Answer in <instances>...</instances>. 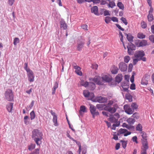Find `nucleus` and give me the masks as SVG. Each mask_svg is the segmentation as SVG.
<instances>
[{"label":"nucleus","mask_w":154,"mask_h":154,"mask_svg":"<svg viewBox=\"0 0 154 154\" xmlns=\"http://www.w3.org/2000/svg\"><path fill=\"white\" fill-rule=\"evenodd\" d=\"M118 69L116 67H114L111 70L112 73L114 74H117L118 72Z\"/></svg>","instance_id":"f704fd0d"},{"label":"nucleus","mask_w":154,"mask_h":154,"mask_svg":"<svg viewBox=\"0 0 154 154\" xmlns=\"http://www.w3.org/2000/svg\"><path fill=\"white\" fill-rule=\"evenodd\" d=\"M125 98L126 99L128 100L130 102L132 101V97L129 94H127L125 96Z\"/></svg>","instance_id":"c9c22d12"},{"label":"nucleus","mask_w":154,"mask_h":154,"mask_svg":"<svg viewBox=\"0 0 154 154\" xmlns=\"http://www.w3.org/2000/svg\"><path fill=\"white\" fill-rule=\"evenodd\" d=\"M81 27L82 29H83L85 30H88V26L86 24L83 25L81 26Z\"/></svg>","instance_id":"338daca9"},{"label":"nucleus","mask_w":154,"mask_h":154,"mask_svg":"<svg viewBox=\"0 0 154 154\" xmlns=\"http://www.w3.org/2000/svg\"><path fill=\"white\" fill-rule=\"evenodd\" d=\"M124 61L125 63H128L130 60V58L129 56H125L124 58Z\"/></svg>","instance_id":"79ce46f5"},{"label":"nucleus","mask_w":154,"mask_h":154,"mask_svg":"<svg viewBox=\"0 0 154 154\" xmlns=\"http://www.w3.org/2000/svg\"><path fill=\"white\" fill-rule=\"evenodd\" d=\"M20 40L18 38H15L14 40L13 44L14 45H16L17 43L19 42Z\"/></svg>","instance_id":"c03bdc74"},{"label":"nucleus","mask_w":154,"mask_h":154,"mask_svg":"<svg viewBox=\"0 0 154 154\" xmlns=\"http://www.w3.org/2000/svg\"><path fill=\"white\" fill-rule=\"evenodd\" d=\"M42 135V133L38 129H34L32 131V138L37 145L40 146L41 144Z\"/></svg>","instance_id":"f257e3e1"},{"label":"nucleus","mask_w":154,"mask_h":154,"mask_svg":"<svg viewBox=\"0 0 154 154\" xmlns=\"http://www.w3.org/2000/svg\"><path fill=\"white\" fill-rule=\"evenodd\" d=\"M137 36L138 38L140 39L144 38L145 37V35H144L141 32L138 33Z\"/></svg>","instance_id":"4c0bfd02"},{"label":"nucleus","mask_w":154,"mask_h":154,"mask_svg":"<svg viewBox=\"0 0 154 154\" xmlns=\"http://www.w3.org/2000/svg\"><path fill=\"white\" fill-rule=\"evenodd\" d=\"M30 119L31 120H32L35 119V115L34 111H32L30 113Z\"/></svg>","instance_id":"a19ab883"},{"label":"nucleus","mask_w":154,"mask_h":154,"mask_svg":"<svg viewBox=\"0 0 154 154\" xmlns=\"http://www.w3.org/2000/svg\"><path fill=\"white\" fill-rule=\"evenodd\" d=\"M119 69L122 71L125 72L127 70V65L123 62H121L119 64Z\"/></svg>","instance_id":"0eeeda50"},{"label":"nucleus","mask_w":154,"mask_h":154,"mask_svg":"<svg viewBox=\"0 0 154 154\" xmlns=\"http://www.w3.org/2000/svg\"><path fill=\"white\" fill-rule=\"evenodd\" d=\"M111 20V19L110 17H105V21L106 23H109Z\"/></svg>","instance_id":"3c124183"},{"label":"nucleus","mask_w":154,"mask_h":154,"mask_svg":"<svg viewBox=\"0 0 154 154\" xmlns=\"http://www.w3.org/2000/svg\"><path fill=\"white\" fill-rule=\"evenodd\" d=\"M93 81L98 85H102L103 84L102 80L99 76H96L93 79Z\"/></svg>","instance_id":"f8f14e48"},{"label":"nucleus","mask_w":154,"mask_h":154,"mask_svg":"<svg viewBox=\"0 0 154 154\" xmlns=\"http://www.w3.org/2000/svg\"><path fill=\"white\" fill-rule=\"evenodd\" d=\"M88 86H89L90 90H93L95 88V85L94 83L92 82H90L89 83V85Z\"/></svg>","instance_id":"cd10ccee"},{"label":"nucleus","mask_w":154,"mask_h":154,"mask_svg":"<svg viewBox=\"0 0 154 154\" xmlns=\"http://www.w3.org/2000/svg\"><path fill=\"white\" fill-rule=\"evenodd\" d=\"M39 149L38 148L36 149L30 154H39Z\"/></svg>","instance_id":"603ef678"},{"label":"nucleus","mask_w":154,"mask_h":154,"mask_svg":"<svg viewBox=\"0 0 154 154\" xmlns=\"http://www.w3.org/2000/svg\"><path fill=\"white\" fill-rule=\"evenodd\" d=\"M66 135L70 139L72 140L74 142H76V140H74L73 138L71 137L69 134V131H67L66 132Z\"/></svg>","instance_id":"09e8293b"},{"label":"nucleus","mask_w":154,"mask_h":154,"mask_svg":"<svg viewBox=\"0 0 154 154\" xmlns=\"http://www.w3.org/2000/svg\"><path fill=\"white\" fill-rule=\"evenodd\" d=\"M13 103H8L6 106L7 109L9 112H11L13 106Z\"/></svg>","instance_id":"5701e85b"},{"label":"nucleus","mask_w":154,"mask_h":154,"mask_svg":"<svg viewBox=\"0 0 154 154\" xmlns=\"http://www.w3.org/2000/svg\"><path fill=\"white\" fill-rule=\"evenodd\" d=\"M147 17L148 20L149 22L152 21L154 19L152 14H148Z\"/></svg>","instance_id":"72a5a7b5"},{"label":"nucleus","mask_w":154,"mask_h":154,"mask_svg":"<svg viewBox=\"0 0 154 154\" xmlns=\"http://www.w3.org/2000/svg\"><path fill=\"white\" fill-rule=\"evenodd\" d=\"M80 85L83 86L86 88L88 86L89 82L87 81H85L83 80H81L80 82Z\"/></svg>","instance_id":"a878e982"},{"label":"nucleus","mask_w":154,"mask_h":154,"mask_svg":"<svg viewBox=\"0 0 154 154\" xmlns=\"http://www.w3.org/2000/svg\"><path fill=\"white\" fill-rule=\"evenodd\" d=\"M125 35H126L127 38L129 42H132L133 41L134 37L132 36L131 33H128V34L125 33Z\"/></svg>","instance_id":"aec40b11"},{"label":"nucleus","mask_w":154,"mask_h":154,"mask_svg":"<svg viewBox=\"0 0 154 154\" xmlns=\"http://www.w3.org/2000/svg\"><path fill=\"white\" fill-rule=\"evenodd\" d=\"M121 20L125 25H127L128 23L126 18L122 17L121 18Z\"/></svg>","instance_id":"de8ad7c7"},{"label":"nucleus","mask_w":154,"mask_h":154,"mask_svg":"<svg viewBox=\"0 0 154 154\" xmlns=\"http://www.w3.org/2000/svg\"><path fill=\"white\" fill-rule=\"evenodd\" d=\"M58 87V84L57 83H56L53 87L52 89V94H54L56 90Z\"/></svg>","instance_id":"473e14b6"},{"label":"nucleus","mask_w":154,"mask_h":154,"mask_svg":"<svg viewBox=\"0 0 154 154\" xmlns=\"http://www.w3.org/2000/svg\"><path fill=\"white\" fill-rule=\"evenodd\" d=\"M34 101L33 100L32 101L30 104L29 105L27 106L26 107V109L27 110H30L33 107L34 105Z\"/></svg>","instance_id":"7c9ffc66"},{"label":"nucleus","mask_w":154,"mask_h":154,"mask_svg":"<svg viewBox=\"0 0 154 154\" xmlns=\"http://www.w3.org/2000/svg\"><path fill=\"white\" fill-rule=\"evenodd\" d=\"M135 45L138 47L145 46L147 45V42L145 40H143L140 41H137L135 42Z\"/></svg>","instance_id":"9d476101"},{"label":"nucleus","mask_w":154,"mask_h":154,"mask_svg":"<svg viewBox=\"0 0 154 154\" xmlns=\"http://www.w3.org/2000/svg\"><path fill=\"white\" fill-rule=\"evenodd\" d=\"M27 72L29 81L30 82H33L35 76L32 71L31 70Z\"/></svg>","instance_id":"39448f33"},{"label":"nucleus","mask_w":154,"mask_h":154,"mask_svg":"<svg viewBox=\"0 0 154 154\" xmlns=\"http://www.w3.org/2000/svg\"><path fill=\"white\" fill-rule=\"evenodd\" d=\"M124 134V135L125 136H127L128 135H130L131 132L128 131L127 129L121 128L120 129L118 132V134L119 135L121 134Z\"/></svg>","instance_id":"423d86ee"},{"label":"nucleus","mask_w":154,"mask_h":154,"mask_svg":"<svg viewBox=\"0 0 154 154\" xmlns=\"http://www.w3.org/2000/svg\"><path fill=\"white\" fill-rule=\"evenodd\" d=\"M92 68L97 69L98 67V65L97 64H92Z\"/></svg>","instance_id":"0e129e2a"},{"label":"nucleus","mask_w":154,"mask_h":154,"mask_svg":"<svg viewBox=\"0 0 154 154\" xmlns=\"http://www.w3.org/2000/svg\"><path fill=\"white\" fill-rule=\"evenodd\" d=\"M109 121L112 123H117L118 120L113 116H111L109 118Z\"/></svg>","instance_id":"393cba45"},{"label":"nucleus","mask_w":154,"mask_h":154,"mask_svg":"<svg viewBox=\"0 0 154 154\" xmlns=\"http://www.w3.org/2000/svg\"><path fill=\"white\" fill-rule=\"evenodd\" d=\"M102 79L103 81L108 82H111L112 79L111 76L107 75H103L102 77Z\"/></svg>","instance_id":"ddd939ff"},{"label":"nucleus","mask_w":154,"mask_h":154,"mask_svg":"<svg viewBox=\"0 0 154 154\" xmlns=\"http://www.w3.org/2000/svg\"><path fill=\"white\" fill-rule=\"evenodd\" d=\"M25 66L24 67V69L27 72H29V71L31 70L29 68H27V64L26 63H25L24 64Z\"/></svg>","instance_id":"4d7b16f0"},{"label":"nucleus","mask_w":154,"mask_h":154,"mask_svg":"<svg viewBox=\"0 0 154 154\" xmlns=\"http://www.w3.org/2000/svg\"><path fill=\"white\" fill-rule=\"evenodd\" d=\"M140 59L139 58H136V59H134L133 60V64L134 65H135L136 64L138 61H140Z\"/></svg>","instance_id":"bf43d9fd"},{"label":"nucleus","mask_w":154,"mask_h":154,"mask_svg":"<svg viewBox=\"0 0 154 154\" xmlns=\"http://www.w3.org/2000/svg\"><path fill=\"white\" fill-rule=\"evenodd\" d=\"M120 125L119 122H117L116 124H113L111 128L113 130H115L116 129V127H118Z\"/></svg>","instance_id":"a18cd8bd"},{"label":"nucleus","mask_w":154,"mask_h":154,"mask_svg":"<svg viewBox=\"0 0 154 154\" xmlns=\"http://www.w3.org/2000/svg\"><path fill=\"white\" fill-rule=\"evenodd\" d=\"M35 144L32 143L28 146V149L29 150H31L34 149L35 148Z\"/></svg>","instance_id":"58836bf2"},{"label":"nucleus","mask_w":154,"mask_h":154,"mask_svg":"<svg viewBox=\"0 0 154 154\" xmlns=\"http://www.w3.org/2000/svg\"><path fill=\"white\" fill-rule=\"evenodd\" d=\"M127 48L128 49V53L129 55H131V54H132V53H133L132 50H135V49H131L130 48L128 47H127Z\"/></svg>","instance_id":"5fc2aeb1"},{"label":"nucleus","mask_w":154,"mask_h":154,"mask_svg":"<svg viewBox=\"0 0 154 154\" xmlns=\"http://www.w3.org/2000/svg\"><path fill=\"white\" fill-rule=\"evenodd\" d=\"M142 146L141 147V154H147L146 150L148 149V144L146 143L145 144H142Z\"/></svg>","instance_id":"6e6552de"},{"label":"nucleus","mask_w":154,"mask_h":154,"mask_svg":"<svg viewBox=\"0 0 154 154\" xmlns=\"http://www.w3.org/2000/svg\"><path fill=\"white\" fill-rule=\"evenodd\" d=\"M121 142H122V147L124 148H125L126 146L127 143L124 140H121Z\"/></svg>","instance_id":"8fccbe9b"},{"label":"nucleus","mask_w":154,"mask_h":154,"mask_svg":"<svg viewBox=\"0 0 154 154\" xmlns=\"http://www.w3.org/2000/svg\"><path fill=\"white\" fill-rule=\"evenodd\" d=\"M108 1L109 2V3L108 5V6L109 8H113L116 6L114 1V0H109Z\"/></svg>","instance_id":"4be33fe9"},{"label":"nucleus","mask_w":154,"mask_h":154,"mask_svg":"<svg viewBox=\"0 0 154 154\" xmlns=\"http://www.w3.org/2000/svg\"><path fill=\"white\" fill-rule=\"evenodd\" d=\"M111 20L114 22H118V18L116 17H111Z\"/></svg>","instance_id":"052dcab7"},{"label":"nucleus","mask_w":154,"mask_h":154,"mask_svg":"<svg viewBox=\"0 0 154 154\" xmlns=\"http://www.w3.org/2000/svg\"><path fill=\"white\" fill-rule=\"evenodd\" d=\"M148 77L146 76L144 77L142 79L141 84L143 85H147L148 84Z\"/></svg>","instance_id":"f3484780"},{"label":"nucleus","mask_w":154,"mask_h":154,"mask_svg":"<svg viewBox=\"0 0 154 154\" xmlns=\"http://www.w3.org/2000/svg\"><path fill=\"white\" fill-rule=\"evenodd\" d=\"M145 55V53L143 51H136L134 54L135 57L140 59Z\"/></svg>","instance_id":"9b49d317"},{"label":"nucleus","mask_w":154,"mask_h":154,"mask_svg":"<svg viewBox=\"0 0 154 154\" xmlns=\"http://www.w3.org/2000/svg\"><path fill=\"white\" fill-rule=\"evenodd\" d=\"M133 67V65L132 64L130 63L128 65V70L131 72L132 71Z\"/></svg>","instance_id":"69168bd1"},{"label":"nucleus","mask_w":154,"mask_h":154,"mask_svg":"<svg viewBox=\"0 0 154 154\" xmlns=\"http://www.w3.org/2000/svg\"><path fill=\"white\" fill-rule=\"evenodd\" d=\"M85 44L84 41H80L77 44V49L78 50L80 51L82 50Z\"/></svg>","instance_id":"a211bd4d"},{"label":"nucleus","mask_w":154,"mask_h":154,"mask_svg":"<svg viewBox=\"0 0 154 154\" xmlns=\"http://www.w3.org/2000/svg\"><path fill=\"white\" fill-rule=\"evenodd\" d=\"M124 109L125 112L128 114H131L134 112L133 110L132 109L131 106L128 104H126L124 106Z\"/></svg>","instance_id":"20e7f679"},{"label":"nucleus","mask_w":154,"mask_h":154,"mask_svg":"<svg viewBox=\"0 0 154 154\" xmlns=\"http://www.w3.org/2000/svg\"><path fill=\"white\" fill-rule=\"evenodd\" d=\"M130 88L131 90H135V85L134 83H133L131 85Z\"/></svg>","instance_id":"774afa93"},{"label":"nucleus","mask_w":154,"mask_h":154,"mask_svg":"<svg viewBox=\"0 0 154 154\" xmlns=\"http://www.w3.org/2000/svg\"><path fill=\"white\" fill-rule=\"evenodd\" d=\"M90 93L87 90H84L83 92V95L85 97H89Z\"/></svg>","instance_id":"2f4dec72"},{"label":"nucleus","mask_w":154,"mask_h":154,"mask_svg":"<svg viewBox=\"0 0 154 154\" xmlns=\"http://www.w3.org/2000/svg\"><path fill=\"white\" fill-rule=\"evenodd\" d=\"M131 117H133L134 119H138L139 118V116L138 115L137 113L135 112L133 114Z\"/></svg>","instance_id":"49530a36"},{"label":"nucleus","mask_w":154,"mask_h":154,"mask_svg":"<svg viewBox=\"0 0 154 154\" xmlns=\"http://www.w3.org/2000/svg\"><path fill=\"white\" fill-rule=\"evenodd\" d=\"M131 107L132 109L133 110L134 112L135 109H137L138 107L137 104L135 103H133L131 105Z\"/></svg>","instance_id":"c756f323"},{"label":"nucleus","mask_w":154,"mask_h":154,"mask_svg":"<svg viewBox=\"0 0 154 154\" xmlns=\"http://www.w3.org/2000/svg\"><path fill=\"white\" fill-rule=\"evenodd\" d=\"M108 99L106 97H99L97 98V101L100 103H104L106 102Z\"/></svg>","instance_id":"dca6fc26"},{"label":"nucleus","mask_w":154,"mask_h":154,"mask_svg":"<svg viewBox=\"0 0 154 154\" xmlns=\"http://www.w3.org/2000/svg\"><path fill=\"white\" fill-rule=\"evenodd\" d=\"M94 97V95L93 93H90L89 96L88 97L89 98L88 99V100H91Z\"/></svg>","instance_id":"6e6d98bb"},{"label":"nucleus","mask_w":154,"mask_h":154,"mask_svg":"<svg viewBox=\"0 0 154 154\" xmlns=\"http://www.w3.org/2000/svg\"><path fill=\"white\" fill-rule=\"evenodd\" d=\"M117 6L120 9L123 10L124 8V6L123 4L121 2H118L117 4Z\"/></svg>","instance_id":"ea45409f"},{"label":"nucleus","mask_w":154,"mask_h":154,"mask_svg":"<svg viewBox=\"0 0 154 154\" xmlns=\"http://www.w3.org/2000/svg\"><path fill=\"white\" fill-rule=\"evenodd\" d=\"M121 86L123 87H125L126 86L127 87L128 86V85L127 82H122L121 83Z\"/></svg>","instance_id":"680f3d73"},{"label":"nucleus","mask_w":154,"mask_h":154,"mask_svg":"<svg viewBox=\"0 0 154 154\" xmlns=\"http://www.w3.org/2000/svg\"><path fill=\"white\" fill-rule=\"evenodd\" d=\"M104 109L105 110L112 113L115 112L116 110V109L114 107L106 106L104 108Z\"/></svg>","instance_id":"2eb2a0df"},{"label":"nucleus","mask_w":154,"mask_h":154,"mask_svg":"<svg viewBox=\"0 0 154 154\" xmlns=\"http://www.w3.org/2000/svg\"><path fill=\"white\" fill-rule=\"evenodd\" d=\"M137 137L136 136H134L133 137L132 140L133 142H135L136 143H137L138 142L137 141Z\"/></svg>","instance_id":"13d9d810"},{"label":"nucleus","mask_w":154,"mask_h":154,"mask_svg":"<svg viewBox=\"0 0 154 154\" xmlns=\"http://www.w3.org/2000/svg\"><path fill=\"white\" fill-rule=\"evenodd\" d=\"M5 98L8 101H11L13 100L14 96L12 91L11 89H7L5 94Z\"/></svg>","instance_id":"f03ea898"},{"label":"nucleus","mask_w":154,"mask_h":154,"mask_svg":"<svg viewBox=\"0 0 154 154\" xmlns=\"http://www.w3.org/2000/svg\"><path fill=\"white\" fill-rule=\"evenodd\" d=\"M149 38L152 42L154 43V35H152L149 36Z\"/></svg>","instance_id":"e2e57ef3"},{"label":"nucleus","mask_w":154,"mask_h":154,"mask_svg":"<svg viewBox=\"0 0 154 154\" xmlns=\"http://www.w3.org/2000/svg\"><path fill=\"white\" fill-rule=\"evenodd\" d=\"M90 110L93 118H94L95 116L99 115V112L96 111V107L92 105H90Z\"/></svg>","instance_id":"7ed1b4c3"},{"label":"nucleus","mask_w":154,"mask_h":154,"mask_svg":"<svg viewBox=\"0 0 154 154\" xmlns=\"http://www.w3.org/2000/svg\"><path fill=\"white\" fill-rule=\"evenodd\" d=\"M122 79V76L121 74H118L115 78V80L116 82L119 83Z\"/></svg>","instance_id":"412c9836"},{"label":"nucleus","mask_w":154,"mask_h":154,"mask_svg":"<svg viewBox=\"0 0 154 154\" xmlns=\"http://www.w3.org/2000/svg\"><path fill=\"white\" fill-rule=\"evenodd\" d=\"M141 27L144 29L146 28V23L144 21H142L141 23Z\"/></svg>","instance_id":"864d4df0"},{"label":"nucleus","mask_w":154,"mask_h":154,"mask_svg":"<svg viewBox=\"0 0 154 154\" xmlns=\"http://www.w3.org/2000/svg\"><path fill=\"white\" fill-rule=\"evenodd\" d=\"M87 111L86 110V107L85 106L82 105L81 106L80 108L79 113L80 114H81V112H86Z\"/></svg>","instance_id":"c85d7f7f"},{"label":"nucleus","mask_w":154,"mask_h":154,"mask_svg":"<svg viewBox=\"0 0 154 154\" xmlns=\"http://www.w3.org/2000/svg\"><path fill=\"white\" fill-rule=\"evenodd\" d=\"M126 121L128 124L131 125L133 124L135 122V120L131 117V118H128L126 120Z\"/></svg>","instance_id":"bb28decb"},{"label":"nucleus","mask_w":154,"mask_h":154,"mask_svg":"<svg viewBox=\"0 0 154 154\" xmlns=\"http://www.w3.org/2000/svg\"><path fill=\"white\" fill-rule=\"evenodd\" d=\"M136 129L137 131H141L142 130V127L141 124H138L136 127Z\"/></svg>","instance_id":"37998d69"},{"label":"nucleus","mask_w":154,"mask_h":154,"mask_svg":"<svg viewBox=\"0 0 154 154\" xmlns=\"http://www.w3.org/2000/svg\"><path fill=\"white\" fill-rule=\"evenodd\" d=\"M57 117H54L53 118V121L54 123V125L55 126H57L58 125V124L57 122Z\"/></svg>","instance_id":"e433bc0d"},{"label":"nucleus","mask_w":154,"mask_h":154,"mask_svg":"<svg viewBox=\"0 0 154 154\" xmlns=\"http://www.w3.org/2000/svg\"><path fill=\"white\" fill-rule=\"evenodd\" d=\"M98 8L97 6H93L91 8V12L96 15H98Z\"/></svg>","instance_id":"6ab92c4d"},{"label":"nucleus","mask_w":154,"mask_h":154,"mask_svg":"<svg viewBox=\"0 0 154 154\" xmlns=\"http://www.w3.org/2000/svg\"><path fill=\"white\" fill-rule=\"evenodd\" d=\"M75 65L73 66L74 68L75 69V72L78 75L82 76V72L81 70V68L79 66H78L75 63Z\"/></svg>","instance_id":"4468645a"},{"label":"nucleus","mask_w":154,"mask_h":154,"mask_svg":"<svg viewBox=\"0 0 154 154\" xmlns=\"http://www.w3.org/2000/svg\"><path fill=\"white\" fill-rule=\"evenodd\" d=\"M141 134L142 137V139L141 140L142 143L145 144V143H146L147 144H148L147 141V136L146 133L144 131H142L141 132Z\"/></svg>","instance_id":"1a4fd4ad"},{"label":"nucleus","mask_w":154,"mask_h":154,"mask_svg":"<svg viewBox=\"0 0 154 154\" xmlns=\"http://www.w3.org/2000/svg\"><path fill=\"white\" fill-rule=\"evenodd\" d=\"M60 27L61 29H66L67 27V25L65 23V22L63 21H61L60 22Z\"/></svg>","instance_id":"b1692460"}]
</instances>
